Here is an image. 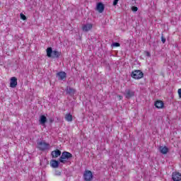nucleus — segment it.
<instances>
[{
	"label": "nucleus",
	"mask_w": 181,
	"mask_h": 181,
	"mask_svg": "<svg viewBox=\"0 0 181 181\" xmlns=\"http://www.w3.org/2000/svg\"><path fill=\"white\" fill-rule=\"evenodd\" d=\"M104 9H105L104 4H103L102 2H99L97 4L95 11H97L99 13H103V12H104Z\"/></svg>",
	"instance_id": "nucleus-8"
},
{
	"label": "nucleus",
	"mask_w": 181,
	"mask_h": 181,
	"mask_svg": "<svg viewBox=\"0 0 181 181\" xmlns=\"http://www.w3.org/2000/svg\"><path fill=\"white\" fill-rule=\"evenodd\" d=\"M73 158V154L69 151H64L62 153L61 156L59 158V162L61 163H66L68 160H70Z\"/></svg>",
	"instance_id": "nucleus-1"
},
{
	"label": "nucleus",
	"mask_w": 181,
	"mask_h": 181,
	"mask_svg": "<svg viewBox=\"0 0 181 181\" xmlns=\"http://www.w3.org/2000/svg\"><path fill=\"white\" fill-rule=\"evenodd\" d=\"M118 1H119V0H114V1H113V6H115L116 5H117Z\"/></svg>",
	"instance_id": "nucleus-24"
},
{
	"label": "nucleus",
	"mask_w": 181,
	"mask_h": 181,
	"mask_svg": "<svg viewBox=\"0 0 181 181\" xmlns=\"http://www.w3.org/2000/svg\"><path fill=\"white\" fill-rule=\"evenodd\" d=\"M178 95L181 98V88L178 89Z\"/></svg>",
	"instance_id": "nucleus-25"
},
{
	"label": "nucleus",
	"mask_w": 181,
	"mask_h": 181,
	"mask_svg": "<svg viewBox=\"0 0 181 181\" xmlns=\"http://www.w3.org/2000/svg\"><path fill=\"white\" fill-rule=\"evenodd\" d=\"M112 47H119V46H121V44H119V42H113L112 44Z\"/></svg>",
	"instance_id": "nucleus-19"
},
{
	"label": "nucleus",
	"mask_w": 181,
	"mask_h": 181,
	"mask_svg": "<svg viewBox=\"0 0 181 181\" xmlns=\"http://www.w3.org/2000/svg\"><path fill=\"white\" fill-rule=\"evenodd\" d=\"M119 100H122V96L119 95Z\"/></svg>",
	"instance_id": "nucleus-26"
},
{
	"label": "nucleus",
	"mask_w": 181,
	"mask_h": 181,
	"mask_svg": "<svg viewBox=\"0 0 181 181\" xmlns=\"http://www.w3.org/2000/svg\"><path fill=\"white\" fill-rule=\"evenodd\" d=\"M163 105H164L163 102L161 100H157L155 103L156 108H158V109L163 108Z\"/></svg>",
	"instance_id": "nucleus-17"
},
{
	"label": "nucleus",
	"mask_w": 181,
	"mask_h": 181,
	"mask_svg": "<svg viewBox=\"0 0 181 181\" xmlns=\"http://www.w3.org/2000/svg\"><path fill=\"white\" fill-rule=\"evenodd\" d=\"M65 119L68 122H71V121H73V115H71V114H70V113H67L65 115Z\"/></svg>",
	"instance_id": "nucleus-18"
},
{
	"label": "nucleus",
	"mask_w": 181,
	"mask_h": 181,
	"mask_svg": "<svg viewBox=\"0 0 181 181\" xmlns=\"http://www.w3.org/2000/svg\"><path fill=\"white\" fill-rule=\"evenodd\" d=\"M39 122L40 125L45 127L46 125V122H47V117H46L45 115H42L40 117Z\"/></svg>",
	"instance_id": "nucleus-11"
},
{
	"label": "nucleus",
	"mask_w": 181,
	"mask_h": 181,
	"mask_svg": "<svg viewBox=\"0 0 181 181\" xmlns=\"http://www.w3.org/2000/svg\"><path fill=\"white\" fill-rule=\"evenodd\" d=\"M20 17H21V19H22L23 21H26V16H25L23 13H21L20 14Z\"/></svg>",
	"instance_id": "nucleus-20"
},
{
	"label": "nucleus",
	"mask_w": 181,
	"mask_h": 181,
	"mask_svg": "<svg viewBox=\"0 0 181 181\" xmlns=\"http://www.w3.org/2000/svg\"><path fill=\"white\" fill-rule=\"evenodd\" d=\"M56 77L58 78V80L64 81L66 78H67V74L64 71H59L57 73Z\"/></svg>",
	"instance_id": "nucleus-7"
},
{
	"label": "nucleus",
	"mask_w": 181,
	"mask_h": 181,
	"mask_svg": "<svg viewBox=\"0 0 181 181\" xmlns=\"http://www.w3.org/2000/svg\"><path fill=\"white\" fill-rule=\"evenodd\" d=\"M91 29H93V24L91 23L84 24L82 26V30L83 32H88V30H91Z\"/></svg>",
	"instance_id": "nucleus-13"
},
{
	"label": "nucleus",
	"mask_w": 181,
	"mask_h": 181,
	"mask_svg": "<svg viewBox=\"0 0 181 181\" xmlns=\"http://www.w3.org/2000/svg\"><path fill=\"white\" fill-rule=\"evenodd\" d=\"M18 86V78L16 77H12L10 81V87L15 88Z\"/></svg>",
	"instance_id": "nucleus-12"
},
{
	"label": "nucleus",
	"mask_w": 181,
	"mask_h": 181,
	"mask_svg": "<svg viewBox=\"0 0 181 181\" xmlns=\"http://www.w3.org/2000/svg\"><path fill=\"white\" fill-rule=\"evenodd\" d=\"M135 95V92L131 89H126L124 91V96L127 100L132 98Z\"/></svg>",
	"instance_id": "nucleus-6"
},
{
	"label": "nucleus",
	"mask_w": 181,
	"mask_h": 181,
	"mask_svg": "<svg viewBox=\"0 0 181 181\" xmlns=\"http://www.w3.org/2000/svg\"><path fill=\"white\" fill-rule=\"evenodd\" d=\"M61 54H62V52H60L57 50H53L52 47H49L47 49V57H52V59H59L60 57Z\"/></svg>",
	"instance_id": "nucleus-2"
},
{
	"label": "nucleus",
	"mask_w": 181,
	"mask_h": 181,
	"mask_svg": "<svg viewBox=\"0 0 181 181\" xmlns=\"http://www.w3.org/2000/svg\"><path fill=\"white\" fill-rule=\"evenodd\" d=\"M50 122H53V120H52V119H50Z\"/></svg>",
	"instance_id": "nucleus-28"
},
{
	"label": "nucleus",
	"mask_w": 181,
	"mask_h": 181,
	"mask_svg": "<svg viewBox=\"0 0 181 181\" xmlns=\"http://www.w3.org/2000/svg\"><path fill=\"white\" fill-rule=\"evenodd\" d=\"M161 41L163 43H165L166 42V38H165V37H163V35L161 36Z\"/></svg>",
	"instance_id": "nucleus-23"
},
{
	"label": "nucleus",
	"mask_w": 181,
	"mask_h": 181,
	"mask_svg": "<svg viewBox=\"0 0 181 181\" xmlns=\"http://www.w3.org/2000/svg\"><path fill=\"white\" fill-rule=\"evenodd\" d=\"M159 150L163 155H166L169 152V148L167 146H160Z\"/></svg>",
	"instance_id": "nucleus-16"
},
{
	"label": "nucleus",
	"mask_w": 181,
	"mask_h": 181,
	"mask_svg": "<svg viewBox=\"0 0 181 181\" xmlns=\"http://www.w3.org/2000/svg\"><path fill=\"white\" fill-rule=\"evenodd\" d=\"M59 165H60V163L57 161V160L52 159L50 161V166L51 168H53L54 169H56L59 168Z\"/></svg>",
	"instance_id": "nucleus-15"
},
{
	"label": "nucleus",
	"mask_w": 181,
	"mask_h": 181,
	"mask_svg": "<svg viewBox=\"0 0 181 181\" xmlns=\"http://www.w3.org/2000/svg\"><path fill=\"white\" fill-rule=\"evenodd\" d=\"M131 76L135 80H141L144 77V73L141 70H134L132 72Z\"/></svg>",
	"instance_id": "nucleus-4"
},
{
	"label": "nucleus",
	"mask_w": 181,
	"mask_h": 181,
	"mask_svg": "<svg viewBox=\"0 0 181 181\" xmlns=\"http://www.w3.org/2000/svg\"><path fill=\"white\" fill-rule=\"evenodd\" d=\"M147 56H151V54H149V52H147Z\"/></svg>",
	"instance_id": "nucleus-27"
},
{
	"label": "nucleus",
	"mask_w": 181,
	"mask_h": 181,
	"mask_svg": "<svg viewBox=\"0 0 181 181\" xmlns=\"http://www.w3.org/2000/svg\"><path fill=\"white\" fill-rule=\"evenodd\" d=\"M39 151H47L50 146V144L47 143L45 141H41L37 143Z\"/></svg>",
	"instance_id": "nucleus-3"
},
{
	"label": "nucleus",
	"mask_w": 181,
	"mask_h": 181,
	"mask_svg": "<svg viewBox=\"0 0 181 181\" xmlns=\"http://www.w3.org/2000/svg\"><path fill=\"white\" fill-rule=\"evenodd\" d=\"M172 180L173 181H180L181 180V173L179 172H173L172 173Z\"/></svg>",
	"instance_id": "nucleus-9"
},
{
	"label": "nucleus",
	"mask_w": 181,
	"mask_h": 181,
	"mask_svg": "<svg viewBox=\"0 0 181 181\" xmlns=\"http://www.w3.org/2000/svg\"><path fill=\"white\" fill-rule=\"evenodd\" d=\"M62 155V151L59 149L52 151L51 156L53 159L59 158Z\"/></svg>",
	"instance_id": "nucleus-10"
},
{
	"label": "nucleus",
	"mask_w": 181,
	"mask_h": 181,
	"mask_svg": "<svg viewBox=\"0 0 181 181\" xmlns=\"http://www.w3.org/2000/svg\"><path fill=\"white\" fill-rule=\"evenodd\" d=\"M93 172L86 170L83 172V180L85 181H91L93 180Z\"/></svg>",
	"instance_id": "nucleus-5"
},
{
	"label": "nucleus",
	"mask_w": 181,
	"mask_h": 181,
	"mask_svg": "<svg viewBox=\"0 0 181 181\" xmlns=\"http://www.w3.org/2000/svg\"><path fill=\"white\" fill-rule=\"evenodd\" d=\"M62 175V172L57 170L55 171V176H60Z\"/></svg>",
	"instance_id": "nucleus-22"
},
{
	"label": "nucleus",
	"mask_w": 181,
	"mask_h": 181,
	"mask_svg": "<svg viewBox=\"0 0 181 181\" xmlns=\"http://www.w3.org/2000/svg\"><path fill=\"white\" fill-rule=\"evenodd\" d=\"M132 10L133 11V12H136L138 11V7L132 6Z\"/></svg>",
	"instance_id": "nucleus-21"
},
{
	"label": "nucleus",
	"mask_w": 181,
	"mask_h": 181,
	"mask_svg": "<svg viewBox=\"0 0 181 181\" xmlns=\"http://www.w3.org/2000/svg\"><path fill=\"white\" fill-rule=\"evenodd\" d=\"M65 91H66V94H68L69 95H74V94L76 93V89H74L71 87H67L65 89Z\"/></svg>",
	"instance_id": "nucleus-14"
}]
</instances>
